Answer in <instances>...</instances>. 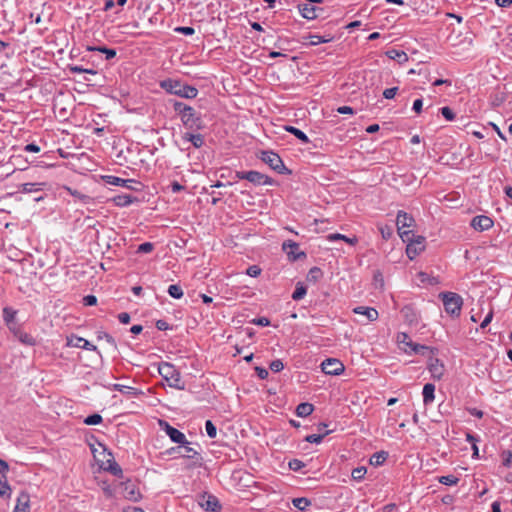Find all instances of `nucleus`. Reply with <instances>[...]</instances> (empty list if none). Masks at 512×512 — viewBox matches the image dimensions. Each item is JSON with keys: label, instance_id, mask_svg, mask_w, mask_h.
<instances>
[{"label": "nucleus", "instance_id": "obj_1", "mask_svg": "<svg viewBox=\"0 0 512 512\" xmlns=\"http://www.w3.org/2000/svg\"><path fill=\"white\" fill-rule=\"evenodd\" d=\"M160 427L165 431L170 440L174 443L179 444V446L172 447L167 450L169 455H173L174 453H179L181 449H184L185 453L182 455L184 458L194 459L200 456V453L195 450L193 447H190V442L187 440L184 433H182L177 428L171 426L168 422L164 420L159 421Z\"/></svg>", "mask_w": 512, "mask_h": 512}, {"label": "nucleus", "instance_id": "obj_50", "mask_svg": "<svg viewBox=\"0 0 512 512\" xmlns=\"http://www.w3.org/2000/svg\"><path fill=\"white\" fill-rule=\"evenodd\" d=\"M501 458L503 466L510 467L512 463V452L510 450L502 451Z\"/></svg>", "mask_w": 512, "mask_h": 512}, {"label": "nucleus", "instance_id": "obj_11", "mask_svg": "<svg viewBox=\"0 0 512 512\" xmlns=\"http://www.w3.org/2000/svg\"><path fill=\"white\" fill-rule=\"evenodd\" d=\"M198 504L205 511L220 512L222 509V506H221L218 498L209 493L201 494L198 498Z\"/></svg>", "mask_w": 512, "mask_h": 512}, {"label": "nucleus", "instance_id": "obj_21", "mask_svg": "<svg viewBox=\"0 0 512 512\" xmlns=\"http://www.w3.org/2000/svg\"><path fill=\"white\" fill-rule=\"evenodd\" d=\"M401 314L406 323L409 325H417L419 321L418 313L416 310L410 306L406 305L401 309Z\"/></svg>", "mask_w": 512, "mask_h": 512}, {"label": "nucleus", "instance_id": "obj_16", "mask_svg": "<svg viewBox=\"0 0 512 512\" xmlns=\"http://www.w3.org/2000/svg\"><path fill=\"white\" fill-rule=\"evenodd\" d=\"M9 330L21 343L28 346L36 344L35 338L31 334L24 332L19 324L9 328Z\"/></svg>", "mask_w": 512, "mask_h": 512}, {"label": "nucleus", "instance_id": "obj_44", "mask_svg": "<svg viewBox=\"0 0 512 512\" xmlns=\"http://www.w3.org/2000/svg\"><path fill=\"white\" fill-rule=\"evenodd\" d=\"M168 294L175 299L183 297V290L180 285L172 284L168 287Z\"/></svg>", "mask_w": 512, "mask_h": 512}, {"label": "nucleus", "instance_id": "obj_45", "mask_svg": "<svg viewBox=\"0 0 512 512\" xmlns=\"http://www.w3.org/2000/svg\"><path fill=\"white\" fill-rule=\"evenodd\" d=\"M439 483L447 486L457 485L459 478L454 475H445L438 478Z\"/></svg>", "mask_w": 512, "mask_h": 512}, {"label": "nucleus", "instance_id": "obj_39", "mask_svg": "<svg viewBox=\"0 0 512 512\" xmlns=\"http://www.w3.org/2000/svg\"><path fill=\"white\" fill-rule=\"evenodd\" d=\"M307 293V288L302 282H298L296 284L295 291L292 294V299L295 301H299L304 298Z\"/></svg>", "mask_w": 512, "mask_h": 512}, {"label": "nucleus", "instance_id": "obj_26", "mask_svg": "<svg viewBox=\"0 0 512 512\" xmlns=\"http://www.w3.org/2000/svg\"><path fill=\"white\" fill-rule=\"evenodd\" d=\"M435 386L434 384L427 383L423 387V402L425 405H428L434 401L435 398Z\"/></svg>", "mask_w": 512, "mask_h": 512}, {"label": "nucleus", "instance_id": "obj_15", "mask_svg": "<svg viewBox=\"0 0 512 512\" xmlns=\"http://www.w3.org/2000/svg\"><path fill=\"white\" fill-rule=\"evenodd\" d=\"M282 249L287 253L288 258L291 261H296L306 257V254L299 250V244L292 240L284 241Z\"/></svg>", "mask_w": 512, "mask_h": 512}, {"label": "nucleus", "instance_id": "obj_29", "mask_svg": "<svg viewBox=\"0 0 512 512\" xmlns=\"http://www.w3.org/2000/svg\"><path fill=\"white\" fill-rule=\"evenodd\" d=\"M12 489L7 482L5 474L0 475V496L5 499L11 497Z\"/></svg>", "mask_w": 512, "mask_h": 512}, {"label": "nucleus", "instance_id": "obj_42", "mask_svg": "<svg viewBox=\"0 0 512 512\" xmlns=\"http://www.w3.org/2000/svg\"><path fill=\"white\" fill-rule=\"evenodd\" d=\"M323 276V272L319 267H312L307 274V280L317 282Z\"/></svg>", "mask_w": 512, "mask_h": 512}, {"label": "nucleus", "instance_id": "obj_13", "mask_svg": "<svg viewBox=\"0 0 512 512\" xmlns=\"http://www.w3.org/2000/svg\"><path fill=\"white\" fill-rule=\"evenodd\" d=\"M298 9L302 17L313 20L321 16L324 12V9L313 5L312 3H299Z\"/></svg>", "mask_w": 512, "mask_h": 512}, {"label": "nucleus", "instance_id": "obj_32", "mask_svg": "<svg viewBox=\"0 0 512 512\" xmlns=\"http://www.w3.org/2000/svg\"><path fill=\"white\" fill-rule=\"evenodd\" d=\"M43 183H23L19 186V192L35 193L42 190Z\"/></svg>", "mask_w": 512, "mask_h": 512}, {"label": "nucleus", "instance_id": "obj_6", "mask_svg": "<svg viewBox=\"0 0 512 512\" xmlns=\"http://www.w3.org/2000/svg\"><path fill=\"white\" fill-rule=\"evenodd\" d=\"M259 158L278 174H291V170L285 166L283 160L277 153L271 150L261 151Z\"/></svg>", "mask_w": 512, "mask_h": 512}, {"label": "nucleus", "instance_id": "obj_54", "mask_svg": "<svg viewBox=\"0 0 512 512\" xmlns=\"http://www.w3.org/2000/svg\"><path fill=\"white\" fill-rule=\"evenodd\" d=\"M379 230H380V233H381V236L384 240H388L391 238L392 234H393V229L391 226H388V225H385V226H381L379 227Z\"/></svg>", "mask_w": 512, "mask_h": 512}, {"label": "nucleus", "instance_id": "obj_7", "mask_svg": "<svg viewBox=\"0 0 512 512\" xmlns=\"http://www.w3.org/2000/svg\"><path fill=\"white\" fill-rule=\"evenodd\" d=\"M414 224L415 220L410 214L404 211L398 212L396 218V226L398 234L403 241H409L410 236H414V233L411 230H405V228L413 227Z\"/></svg>", "mask_w": 512, "mask_h": 512}, {"label": "nucleus", "instance_id": "obj_20", "mask_svg": "<svg viewBox=\"0 0 512 512\" xmlns=\"http://www.w3.org/2000/svg\"><path fill=\"white\" fill-rule=\"evenodd\" d=\"M353 313L363 315L369 322H373L378 319V311L372 307L357 306L353 308Z\"/></svg>", "mask_w": 512, "mask_h": 512}, {"label": "nucleus", "instance_id": "obj_36", "mask_svg": "<svg viewBox=\"0 0 512 512\" xmlns=\"http://www.w3.org/2000/svg\"><path fill=\"white\" fill-rule=\"evenodd\" d=\"M292 504L300 511H305L311 505V501L306 497L294 498Z\"/></svg>", "mask_w": 512, "mask_h": 512}, {"label": "nucleus", "instance_id": "obj_25", "mask_svg": "<svg viewBox=\"0 0 512 512\" xmlns=\"http://www.w3.org/2000/svg\"><path fill=\"white\" fill-rule=\"evenodd\" d=\"M86 50L91 52L97 51L103 53L105 54V58L107 60H111L116 56V50L112 48H107L106 46H87Z\"/></svg>", "mask_w": 512, "mask_h": 512}, {"label": "nucleus", "instance_id": "obj_9", "mask_svg": "<svg viewBox=\"0 0 512 512\" xmlns=\"http://www.w3.org/2000/svg\"><path fill=\"white\" fill-rule=\"evenodd\" d=\"M102 180L105 184L121 186L133 191H142L144 187V185L139 181L134 179H123L114 175H104L102 176Z\"/></svg>", "mask_w": 512, "mask_h": 512}, {"label": "nucleus", "instance_id": "obj_34", "mask_svg": "<svg viewBox=\"0 0 512 512\" xmlns=\"http://www.w3.org/2000/svg\"><path fill=\"white\" fill-rule=\"evenodd\" d=\"M386 55L390 59L397 60L400 63L405 62L408 59L407 54L404 51L398 49H390L386 52Z\"/></svg>", "mask_w": 512, "mask_h": 512}, {"label": "nucleus", "instance_id": "obj_3", "mask_svg": "<svg viewBox=\"0 0 512 512\" xmlns=\"http://www.w3.org/2000/svg\"><path fill=\"white\" fill-rule=\"evenodd\" d=\"M158 372L171 388L184 390L185 384L181 380L180 372L169 362H161L158 365Z\"/></svg>", "mask_w": 512, "mask_h": 512}, {"label": "nucleus", "instance_id": "obj_60", "mask_svg": "<svg viewBox=\"0 0 512 512\" xmlns=\"http://www.w3.org/2000/svg\"><path fill=\"white\" fill-rule=\"evenodd\" d=\"M246 273L251 277H257L260 275L261 269L257 265H252L247 269Z\"/></svg>", "mask_w": 512, "mask_h": 512}, {"label": "nucleus", "instance_id": "obj_41", "mask_svg": "<svg viewBox=\"0 0 512 512\" xmlns=\"http://www.w3.org/2000/svg\"><path fill=\"white\" fill-rule=\"evenodd\" d=\"M332 431H324L323 433H319V434H311V435H307L305 437V441L309 442V443H315V444H319L322 442V440L324 439L325 436H327L328 434H330Z\"/></svg>", "mask_w": 512, "mask_h": 512}, {"label": "nucleus", "instance_id": "obj_4", "mask_svg": "<svg viewBox=\"0 0 512 512\" xmlns=\"http://www.w3.org/2000/svg\"><path fill=\"white\" fill-rule=\"evenodd\" d=\"M439 298L442 300L444 310L452 318H458L461 314L463 299L454 292H441Z\"/></svg>", "mask_w": 512, "mask_h": 512}, {"label": "nucleus", "instance_id": "obj_24", "mask_svg": "<svg viewBox=\"0 0 512 512\" xmlns=\"http://www.w3.org/2000/svg\"><path fill=\"white\" fill-rule=\"evenodd\" d=\"M182 139L184 141L190 142L193 145V147H195V148H200L204 144V137H203V135H201L199 133L194 134V133L186 132L183 134Z\"/></svg>", "mask_w": 512, "mask_h": 512}, {"label": "nucleus", "instance_id": "obj_64", "mask_svg": "<svg viewBox=\"0 0 512 512\" xmlns=\"http://www.w3.org/2000/svg\"><path fill=\"white\" fill-rule=\"evenodd\" d=\"M130 314L127 312H122L118 314V320L122 324H128L130 322Z\"/></svg>", "mask_w": 512, "mask_h": 512}, {"label": "nucleus", "instance_id": "obj_30", "mask_svg": "<svg viewBox=\"0 0 512 512\" xmlns=\"http://www.w3.org/2000/svg\"><path fill=\"white\" fill-rule=\"evenodd\" d=\"M314 411V406L311 403L303 402L296 407V415L298 417H307Z\"/></svg>", "mask_w": 512, "mask_h": 512}, {"label": "nucleus", "instance_id": "obj_49", "mask_svg": "<svg viewBox=\"0 0 512 512\" xmlns=\"http://www.w3.org/2000/svg\"><path fill=\"white\" fill-rule=\"evenodd\" d=\"M438 352L437 348H432L426 345L421 344V348L419 349V355L422 356H434Z\"/></svg>", "mask_w": 512, "mask_h": 512}, {"label": "nucleus", "instance_id": "obj_35", "mask_svg": "<svg viewBox=\"0 0 512 512\" xmlns=\"http://www.w3.org/2000/svg\"><path fill=\"white\" fill-rule=\"evenodd\" d=\"M124 496L129 500H137L139 493L135 490V486L130 482L124 483Z\"/></svg>", "mask_w": 512, "mask_h": 512}, {"label": "nucleus", "instance_id": "obj_28", "mask_svg": "<svg viewBox=\"0 0 512 512\" xmlns=\"http://www.w3.org/2000/svg\"><path fill=\"white\" fill-rule=\"evenodd\" d=\"M113 389L128 396H138L142 394L140 390L122 384H114Z\"/></svg>", "mask_w": 512, "mask_h": 512}, {"label": "nucleus", "instance_id": "obj_2", "mask_svg": "<svg viewBox=\"0 0 512 512\" xmlns=\"http://www.w3.org/2000/svg\"><path fill=\"white\" fill-rule=\"evenodd\" d=\"M159 86L168 94L185 99H194L198 95V89L195 86L184 84L179 79L167 78L161 80Z\"/></svg>", "mask_w": 512, "mask_h": 512}, {"label": "nucleus", "instance_id": "obj_12", "mask_svg": "<svg viewBox=\"0 0 512 512\" xmlns=\"http://www.w3.org/2000/svg\"><path fill=\"white\" fill-rule=\"evenodd\" d=\"M321 369L327 375L337 376L344 371L345 367L340 360L327 358L321 363Z\"/></svg>", "mask_w": 512, "mask_h": 512}, {"label": "nucleus", "instance_id": "obj_51", "mask_svg": "<svg viewBox=\"0 0 512 512\" xmlns=\"http://www.w3.org/2000/svg\"><path fill=\"white\" fill-rule=\"evenodd\" d=\"M154 249V244L151 243V242H144L142 244H140L137 248V252L138 253H143V254H146V253H150L152 252Z\"/></svg>", "mask_w": 512, "mask_h": 512}, {"label": "nucleus", "instance_id": "obj_10", "mask_svg": "<svg viewBox=\"0 0 512 512\" xmlns=\"http://www.w3.org/2000/svg\"><path fill=\"white\" fill-rule=\"evenodd\" d=\"M406 242L408 243L406 247V254L411 260L425 249L426 239L423 236L414 234V236H410V240Z\"/></svg>", "mask_w": 512, "mask_h": 512}, {"label": "nucleus", "instance_id": "obj_31", "mask_svg": "<svg viewBox=\"0 0 512 512\" xmlns=\"http://www.w3.org/2000/svg\"><path fill=\"white\" fill-rule=\"evenodd\" d=\"M170 103L172 104L173 110L180 119L183 117L184 113H186L189 108H191L190 105L178 100H171Z\"/></svg>", "mask_w": 512, "mask_h": 512}, {"label": "nucleus", "instance_id": "obj_48", "mask_svg": "<svg viewBox=\"0 0 512 512\" xmlns=\"http://www.w3.org/2000/svg\"><path fill=\"white\" fill-rule=\"evenodd\" d=\"M420 348H421V344H418V343L413 342L412 340H409L407 343V348H404V351L407 354H418Z\"/></svg>", "mask_w": 512, "mask_h": 512}, {"label": "nucleus", "instance_id": "obj_40", "mask_svg": "<svg viewBox=\"0 0 512 512\" xmlns=\"http://www.w3.org/2000/svg\"><path fill=\"white\" fill-rule=\"evenodd\" d=\"M327 239L329 241H336V240H343L347 243H349L350 245H354L357 243V238L356 237H353V238H349L343 234H340V233H332V234H329L327 236Z\"/></svg>", "mask_w": 512, "mask_h": 512}, {"label": "nucleus", "instance_id": "obj_53", "mask_svg": "<svg viewBox=\"0 0 512 512\" xmlns=\"http://www.w3.org/2000/svg\"><path fill=\"white\" fill-rule=\"evenodd\" d=\"M440 112L442 114V116L447 120V121H453L455 119V114L454 112L452 111L451 108H449L448 106H445V107H442L440 109Z\"/></svg>", "mask_w": 512, "mask_h": 512}, {"label": "nucleus", "instance_id": "obj_37", "mask_svg": "<svg viewBox=\"0 0 512 512\" xmlns=\"http://www.w3.org/2000/svg\"><path fill=\"white\" fill-rule=\"evenodd\" d=\"M308 39H309L310 45L316 46L321 43H328V42L332 41L333 37L311 34L308 36Z\"/></svg>", "mask_w": 512, "mask_h": 512}, {"label": "nucleus", "instance_id": "obj_27", "mask_svg": "<svg viewBox=\"0 0 512 512\" xmlns=\"http://www.w3.org/2000/svg\"><path fill=\"white\" fill-rule=\"evenodd\" d=\"M284 129H285V131H287V132L291 133L292 135H294L303 144L310 143V139L308 138V136L302 130H300V129L294 127V126H290V125L284 126Z\"/></svg>", "mask_w": 512, "mask_h": 512}, {"label": "nucleus", "instance_id": "obj_63", "mask_svg": "<svg viewBox=\"0 0 512 512\" xmlns=\"http://www.w3.org/2000/svg\"><path fill=\"white\" fill-rule=\"evenodd\" d=\"M397 340H398V342H399L400 344L405 345V348H407V343H408V341H409V340H411V339H410V337L408 336V334H407V333L402 332V333H399V334H398V336H397Z\"/></svg>", "mask_w": 512, "mask_h": 512}, {"label": "nucleus", "instance_id": "obj_61", "mask_svg": "<svg viewBox=\"0 0 512 512\" xmlns=\"http://www.w3.org/2000/svg\"><path fill=\"white\" fill-rule=\"evenodd\" d=\"M255 371L257 373V376L261 379V380H265L267 379L269 373H268V370L266 368H263V367H255Z\"/></svg>", "mask_w": 512, "mask_h": 512}, {"label": "nucleus", "instance_id": "obj_52", "mask_svg": "<svg viewBox=\"0 0 512 512\" xmlns=\"http://www.w3.org/2000/svg\"><path fill=\"white\" fill-rule=\"evenodd\" d=\"M269 368L272 372L278 373L284 369V364L280 359H276L270 363Z\"/></svg>", "mask_w": 512, "mask_h": 512}, {"label": "nucleus", "instance_id": "obj_38", "mask_svg": "<svg viewBox=\"0 0 512 512\" xmlns=\"http://www.w3.org/2000/svg\"><path fill=\"white\" fill-rule=\"evenodd\" d=\"M105 470L109 471L111 474H113L116 477L122 478L123 477V471L120 465L112 460L108 461V466L105 467Z\"/></svg>", "mask_w": 512, "mask_h": 512}, {"label": "nucleus", "instance_id": "obj_47", "mask_svg": "<svg viewBox=\"0 0 512 512\" xmlns=\"http://www.w3.org/2000/svg\"><path fill=\"white\" fill-rule=\"evenodd\" d=\"M205 430L209 438L213 439L217 436V428L211 420L205 422Z\"/></svg>", "mask_w": 512, "mask_h": 512}, {"label": "nucleus", "instance_id": "obj_17", "mask_svg": "<svg viewBox=\"0 0 512 512\" xmlns=\"http://www.w3.org/2000/svg\"><path fill=\"white\" fill-rule=\"evenodd\" d=\"M493 224V220L486 215H478L471 220V226L480 232L490 229Z\"/></svg>", "mask_w": 512, "mask_h": 512}, {"label": "nucleus", "instance_id": "obj_22", "mask_svg": "<svg viewBox=\"0 0 512 512\" xmlns=\"http://www.w3.org/2000/svg\"><path fill=\"white\" fill-rule=\"evenodd\" d=\"M16 315L17 310L13 309L12 307L7 306L3 308V320L8 329L18 324L16 322Z\"/></svg>", "mask_w": 512, "mask_h": 512}, {"label": "nucleus", "instance_id": "obj_59", "mask_svg": "<svg viewBox=\"0 0 512 512\" xmlns=\"http://www.w3.org/2000/svg\"><path fill=\"white\" fill-rule=\"evenodd\" d=\"M83 304L85 306H93L97 304V297L94 295H87L83 298Z\"/></svg>", "mask_w": 512, "mask_h": 512}, {"label": "nucleus", "instance_id": "obj_43", "mask_svg": "<svg viewBox=\"0 0 512 512\" xmlns=\"http://www.w3.org/2000/svg\"><path fill=\"white\" fill-rule=\"evenodd\" d=\"M367 469L364 466L356 467L351 472V477L355 481H361L364 479Z\"/></svg>", "mask_w": 512, "mask_h": 512}, {"label": "nucleus", "instance_id": "obj_23", "mask_svg": "<svg viewBox=\"0 0 512 512\" xmlns=\"http://www.w3.org/2000/svg\"><path fill=\"white\" fill-rule=\"evenodd\" d=\"M135 201H137V198L129 194H119L112 198V202L118 207H127Z\"/></svg>", "mask_w": 512, "mask_h": 512}, {"label": "nucleus", "instance_id": "obj_18", "mask_svg": "<svg viewBox=\"0 0 512 512\" xmlns=\"http://www.w3.org/2000/svg\"><path fill=\"white\" fill-rule=\"evenodd\" d=\"M67 345L71 347L76 348H82L88 351H96L97 347L90 343L88 340L72 335L71 337L67 338Z\"/></svg>", "mask_w": 512, "mask_h": 512}, {"label": "nucleus", "instance_id": "obj_19", "mask_svg": "<svg viewBox=\"0 0 512 512\" xmlns=\"http://www.w3.org/2000/svg\"><path fill=\"white\" fill-rule=\"evenodd\" d=\"M30 510V495L26 491H21L17 497L16 505L13 512H29Z\"/></svg>", "mask_w": 512, "mask_h": 512}, {"label": "nucleus", "instance_id": "obj_8", "mask_svg": "<svg viewBox=\"0 0 512 512\" xmlns=\"http://www.w3.org/2000/svg\"><path fill=\"white\" fill-rule=\"evenodd\" d=\"M180 121L186 129L192 131H199L205 127L202 114L192 106L184 113Z\"/></svg>", "mask_w": 512, "mask_h": 512}, {"label": "nucleus", "instance_id": "obj_55", "mask_svg": "<svg viewBox=\"0 0 512 512\" xmlns=\"http://www.w3.org/2000/svg\"><path fill=\"white\" fill-rule=\"evenodd\" d=\"M289 468L295 472L300 471L304 466V462L299 459H292L288 464Z\"/></svg>", "mask_w": 512, "mask_h": 512}, {"label": "nucleus", "instance_id": "obj_56", "mask_svg": "<svg viewBox=\"0 0 512 512\" xmlns=\"http://www.w3.org/2000/svg\"><path fill=\"white\" fill-rule=\"evenodd\" d=\"M174 31L177 32V33L186 35V36H190V35H193L195 33L194 28L190 27V26H179V27H176L174 29Z\"/></svg>", "mask_w": 512, "mask_h": 512}, {"label": "nucleus", "instance_id": "obj_58", "mask_svg": "<svg viewBox=\"0 0 512 512\" xmlns=\"http://www.w3.org/2000/svg\"><path fill=\"white\" fill-rule=\"evenodd\" d=\"M398 91V87L387 88L383 91L385 99H393Z\"/></svg>", "mask_w": 512, "mask_h": 512}, {"label": "nucleus", "instance_id": "obj_5", "mask_svg": "<svg viewBox=\"0 0 512 512\" xmlns=\"http://www.w3.org/2000/svg\"><path fill=\"white\" fill-rule=\"evenodd\" d=\"M235 178L239 180H247L254 185H274L276 182L273 178L268 175H265L256 170L250 171H236Z\"/></svg>", "mask_w": 512, "mask_h": 512}, {"label": "nucleus", "instance_id": "obj_46", "mask_svg": "<svg viewBox=\"0 0 512 512\" xmlns=\"http://www.w3.org/2000/svg\"><path fill=\"white\" fill-rule=\"evenodd\" d=\"M103 418L100 414H92V415H89L87 416L85 419H84V424L86 425H98L102 422Z\"/></svg>", "mask_w": 512, "mask_h": 512}, {"label": "nucleus", "instance_id": "obj_14", "mask_svg": "<svg viewBox=\"0 0 512 512\" xmlns=\"http://www.w3.org/2000/svg\"><path fill=\"white\" fill-rule=\"evenodd\" d=\"M427 369L433 379L441 380L444 375L445 366L440 359L434 356H429Z\"/></svg>", "mask_w": 512, "mask_h": 512}, {"label": "nucleus", "instance_id": "obj_33", "mask_svg": "<svg viewBox=\"0 0 512 512\" xmlns=\"http://www.w3.org/2000/svg\"><path fill=\"white\" fill-rule=\"evenodd\" d=\"M388 458V452L386 451H379L374 453L370 458V464L373 466H380L382 465Z\"/></svg>", "mask_w": 512, "mask_h": 512}, {"label": "nucleus", "instance_id": "obj_57", "mask_svg": "<svg viewBox=\"0 0 512 512\" xmlns=\"http://www.w3.org/2000/svg\"><path fill=\"white\" fill-rule=\"evenodd\" d=\"M250 322L254 325L263 326V327L270 325V320L267 317L254 318Z\"/></svg>", "mask_w": 512, "mask_h": 512}, {"label": "nucleus", "instance_id": "obj_62", "mask_svg": "<svg viewBox=\"0 0 512 512\" xmlns=\"http://www.w3.org/2000/svg\"><path fill=\"white\" fill-rule=\"evenodd\" d=\"M23 150L25 152L38 153L40 152V147L35 143H29L24 146Z\"/></svg>", "mask_w": 512, "mask_h": 512}]
</instances>
